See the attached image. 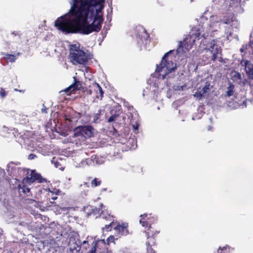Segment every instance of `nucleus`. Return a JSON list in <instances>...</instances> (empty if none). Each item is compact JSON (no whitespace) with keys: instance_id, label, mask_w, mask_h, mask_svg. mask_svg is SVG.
<instances>
[{"instance_id":"18","label":"nucleus","mask_w":253,"mask_h":253,"mask_svg":"<svg viewBox=\"0 0 253 253\" xmlns=\"http://www.w3.org/2000/svg\"><path fill=\"white\" fill-rule=\"evenodd\" d=\"M149 232H146V235L148 239H149L147 242V250L148 253H156V252L152 249L151 246L152 245V243H154V238L153 237H149Z\"/></svg>"},{"instance_id":"27","label":"nucleus","mask_w":253,"mask_h":253,"mask_svg":"<svg viewBox=\"0 0 253 253\" xmlns=\"http://www.w3.org/2000/svg\"><path fill=\"white\" fill-rule=\"evenodd\" d=\"M94 88L95 90L97 92V93H98V91L100 97H102L103 96V91L101 86L98 84H95L94 85Z\"/></svg>"},{"instance_id":"38","label":"nucleus","mask_w":253,"mask_h":253,"mask_svg":"<svg viewBox=\"0 0 253 253\" xmlns=\"http://www.w3.org/2000/svg\"><path fill=\"white\" fill-rule=\"evenodd\" d=\"M250 43L248 45V47H247V45L246 46H243L242 48H240V51L241 52H244L246 49H248L249 50V52H252V53H253V51L252 49V48L249 46Z\"/></svg>"},{"instance_id":"26","label":"nucleus","mask_w":253,"mask_h":253,"mask_svg":"<svg viewBox=\"0 0 253 253\" xmlns=\"http://www.w3.org/2000/svg\"><path fill=\"white\" fill-rule=\"evenodd\" d=\"M211 86V85L210 83L207 82L205 83L204 86L202 88H200L199 89H200L202 93L205 94L210 90Z\"/></svg>"},{"instance_id":"10","label":"nucleus","mask_w":253,"mask_h":253,"mask_svg":"<svg viewBox=\"0 0 253 253\" xmlns=\"http://www.w3.org/2000/svg\"><path fill=\"white\" fill-rule=\"evenodd\" d=\"M158 88L159 86L156 83L153 84H150L144 90L143 95H148L153 99H156L157 97Z\"/></svg>"},{"instance_id":"40","label":"nucleus","mask_w":253,"mask_h":253,"mask_svg":"<svg viewBox=\"0 0 253 253\" xmlns=\"http://www.w3.org/2000/svg\"><path fill=\"white\" fill-rule=\"evenodd\" d=\"M100 113H98L93 116V121L94 123H98L99 120Z\"/></svg>"},{"instance_id":"24","label":"nucleus","mask_w":253,"mask_h":253,"mask_svg":"<svg viewBox=\"0 0 253 253\" xmlns=\"http://www.w3.org/2000/svg\"><path fill=\"white\" fill-rule=\"evenodd\" d=\"M19 54L20 53L19 52L14 54H6L4 58L11 62H13Z\"/></svg>"},{"instance_id":"49","label":"nucleus","mask_w":253,"mask_h":253,"mask_svg":"<svg viewBox=\"0 0 253 253\" xmlns=\"http://www.w3.org/2000/svg\"><path fill=\"white\" fill-rule=\"evenodd\" d=\"M43 107L42 109V113H47V112H46V110H47L46 108L43 105Z\"/></svg>"},{"instance_id":"5","label":"nucleus","mask_w":253,"mask_h":253,"mask_svg":"<svg viewBox=\"0 0 253 253\" xmlns=\"http://www.w3.org/2000/svg\"><path fill=\"white\" fill-rule=\"evenodd\" d=\"M70 58L74 65L85 64L91 58L88 54L80 48L78 43L70 45Z\"/></svg>"},{"instance_id":"54","label":"nucleus","mask_w":253,"mask_h":253,"mask_svg":"<svg viewBox=\"0 0 253 253\" xmlns=\"http://www.w3.org/2000/svg\"><path fill=\"white\" fill-rule=\"evenodd\" d=\"M87 243H88V242L87 241H84L83 243V244L84 245V244H86Z\"/></svg>"},{"instance_id":"37","label":"nucleus","mask_w":253,"mask_h":253,"mask_svg":"<svg viewBox=\"0 0 253 253\" xmlns=\"http://www.w3.org/2000/svg\"><path fill=\"white\" fill-rule=\"evenodd\" d=\"M96 243L95 242H93L92 244V247L91 249L88 252V253H96Z\"/></svg>"},{"instance_id":"17","label":"nucleus","mask_w":253,"mask_h":253,"mask_svg":"<svg viewBox=\"0 0 253 253\" xmlns=\"http://www.w3.org/2000/svg\"><path fill=\"white\" fill-rule=\"evenodd\" d=\"M137 31L140 33V34L139 33H137V36L141 40H142V42H143V40L145 41L148 40L149 36L145 29L142 27H139L137 28Z\"/></svg>"},{"instance_id":"6","label":"nucleus","mask_w":253,"mask_h":253,"mask_svg":"<svg viewBox=\"0 0 253 253\" xmlns=\"http://www.w3.org/2000/svg\"><path fill=\"white\" fill-rule=\"evenodd\" d=\"M207 39L203 38L200 42V46L202 47V45H203V48L212 54L211 60L212 61H214L216 59H218L219 61L221 62L222 60L220 56L221 48L219 42L217 40H213L211 42L207 43Z\"/></svg>"},{"instance_id":"16","label":"nucleus","mask_w":253,"mask_h":253,"mask_svg":"<svg viewBox=\"0 0 253 253\" xmlns=\"http://www.w3.org/2000/svg\"><path fill=\"white\" fill-rule=\"evenodd\" d=\"M74 79L75 83L66 88L64 90L61 91V92H65L67 95H70L71 92L79 89L81 87V83L80 82L76 81L75 77Z\"/></svg>"},{"instance_id":"53","label":"nucleus","mask_w":253,"mask_h":253,"mask_svg":"<svg viewBox=\"0 0 253 253\" xmlns=\"http://www.w3.org/2000/svg\"><path fill=\"white\" fill-rule=\"evenodd\" d=\"M3 239V235H2V234L0 233V242H2Z\"/></svg>"},{"instance_id":"41","label":"nucleus","mask_w":253,"mask_h":253,"mask_svg":"<svg viewBox=\"0 0 253 253\" xmlns=\"http://www.w3.org/2000/svg\"><path fill=\"white\" fill-rule=\"evenodd\" d=\"M80 188H81V190H84V189H87L89 188V185L86 182H84V184H81L80 185Z\"/></svg>"},{"instance_id":"55","label":"nucleus","mask_w":253,"mask_h":253,"mask_svg":"<svg viewBox=\"0 0 253 253\" xmlns=\"http://www.w3.org/2000/svg\"><path fill=\"white\" fill-rule=\"evenodd\" d=\"M0 172H1V173L3 172V170L2 169H1L0 168Z\"/></svg>"},{"instance_id":"52","label":"nucleus","mask_w":253,"mask_h":253,"mask_svg":"<svg viewBox=\"0 0 253 253\" xmlns=\"http://www.w3.org/2000/svg\"><path fill=\"white\" fill-rule=\"evenodd\" d=\"M51 199L53 200H55L57 199L56 195H53V196L51 197Z\"/></svg>"},{"instance_id":"13","label":"nucleus","mask_w":253,"mask_h":253,"mask_svg":"<svg viewBox=\"0 0 253 253\" xmlns=\"http://www.w3.org/2000/svg\"><path fill=\"white\" fill-rule=\"evenodd\" d=\"M245 71L248 76V82L249 84H253V64L249 60L245 62Z\"/></svg>"},{"instance_id":"45","label":"nucleus","mask_w":253,"mask_h":253,"mask_svg":"<svg viewBox=\"0 0 253 253\" xmlns=\"http://www.w3.org/2000/svg\"><path fill=\"white\" fill-rule=\"evenodd\" d=\"M114 240V237L113 236H110L108 239L107 241L109 243L113 242Z\"/></svg>"},{"instance_id":"25","label":"nucleus","mask_w":253,"mask_h":253,"mask_svg":"<svg viewBox=\"0 0 253 253\" xmlns=\"http://www.w3.org/2000/svg\"><path fill=\"white\" fill-rule=\"evenodd\" d=\"M20 186V191L21 192H23L24 193L27 194V195H29L28 194L30 193V189L29 187H27L26 186L23 185V184H19Z\"/></svg>"},{"instance_id":"34","label":"nucleus","mask_w":253,"mask_h":253,"mask_svg":"<svg viewBox=\"0 0 253 253\" xmlns=\"http://www.w3.org/2000/svg\"><path fill=\"white\" fill-rule=\"evenodd\" d=\"M11 35L13 37H18L19 38H20L22 33L19 31H14L11 33Z\"/></svg>"},{"instance_id":"30","label":"nucleus","mask_w":253,"mask_h":253,"mask_svg":"<svg viewBox=\"0 0 253 253\" xmlns=\"http://www.w3.org/2000/svg\"><path fill=\"white\" fill-rule=\"evenodd\" d=\"M234 106L232 107L233 109H236L240 106H242V108L246 107V100H243L242 101V104H238L235 102V103H233Z\"/></svg>"},{"instance_id":"11","label":"nucleus","mask_w":253,"mask_h":253,"mask_svg":"<svg viewBox=\"0 0 253 253\" xmlns=\"http://www.w3.org/2000/svg\"><path fill=\"white\" fill-rule=\"evenodd\" d=\"M100 216L102 217V218L105 219L107 220L110 221V223L108 224H106L104 227L102 228V230L104 231L105 230L106 231H110L112 228H114V226H116V222H114V219L112 215H111L110 214L107 213V216L106 215L105 213L103 211H102L100 213Z\"/></svg>"},{"instance_id":"44","label":"nucleus","mask_w":253,"mask_h":253,"mask_svg":"<svg viewBox=\"0 0 253 253\" xmlns=\"http://www.w3.org/2000/svg\"><path fill=\"white\" fill-rule=\"evenodd\" d=\"M226 34L227 35L226 38L227 40H229V37L232 35V32L231 30L229 31L228 30L225 32Z\"/></svg>"},{"instance_id":"28","label":"nucleus","mask_w":253,"mask_h":253,"mask_svg":"<svg viewBox=\"0 0 253 253\" xmlns=\"http://www.w3.org/2000/svg\"><path fill=\"white\" fill-rule=\"evenodd\" d=\"M101 183V180L98 178H95L91 182V186L92 187H96L99 186Z\"/></svg>"},{"instance_id":"42","label":"nucleus","mask_w":253,"mask_h":253,"mask_svg":"<svg viewBox=\"0 0 253 253\" xmlns=\"http://www.w3.org/2000/svg\"><path fill=\"white\" fill-rule=\"evenodd\" d=\"M202 116V113L201 112V113L199 114L198 115H193L192 116V119L193 120H195L196 119H200L201 118Z\"/></svg>"},{"instance_id":"47","label":"nucleus","mask_w":253,"mask_h":253,"mask_svg":"<svg viewBox=\"0 0 253 253\" xmlns=\"http://www.w3.org/2000/svg\"><path fill=\"white\" fill-rule=\"evenodd\" d=\"M36 157V156L35 154H31L29 155V157H28V159H29V160H33V159H34Z\"/></svg>"},{"instance_id":"57","label":"nucleus","mask_w":253,"mask_h":253,"mask_svg":"<svg viewBox=\"0 0 253 253\" xmlns=\"http://www.w3.org/2000/svg\"><path fill=\"white\" fill-rule=\"evenodd\" d=\"M66 120H68V118H66ZM69 120L70 121V120L69 119Z\"/></svg>"},{"instance_id":"20","label":"nucleus","mask_w":253,"mask_h":253,"mask_svg":"<svg viewBox=\"0 0 253 253\" xmlns=\"http://www.w3.org/2000/svg\"><path fill=\"white\" fill-rule=\"evenodd\" d=\"M93 163L95 165H101L104 163V158L103 157L93 155Z\"/></svg>"},{"instance_id":"39","label":"nucleus","mask_w":253,"mask_h":253,"mask_svg":"<svg viewBox=\"0 0 253 253\" xmlns=\"http://www.w3.org/2000/svg\"><path fill=\"white\" fill-rule=\"evenodd\" d=\"M253 36V33H251V35H250L251 40H250V45H249V46L252 48V49L253 51V53H252V57H253V40L252 39Z\"/></svg>"},{"instance_id":"7","label":"nucleus","mask_w":253,"mask_h":253,"mask_svg":"<svg viewBox=\"0 0 253 253\" xmlns=\"http://www.w3.org/2000/svg\"><path fill=\"white\" fill-rule=\"evenodd\" d=\"M93 128L90 126H80L75 130L74 137L80 142H84L86 138L90 137L93 135Z\"/></svg>"},{"instance_id":"35","label":"nucleus","mask_w":253,"mask_h":253,"mask_svg":"<svg viewBox=\"0 0 253 253\" xmlns=\"http://www.w3.org/2000/svg\"><path fill=\"white\" fill-rule=\"evenodd\" d=\"M85 162L88 166L94 165L93 156H91L89 158L86 159Z\"/></svg>"},{"instance_id":"29","label":"nucleus","mask_w":253,"mask_h":253,"mask_svg":"<svg viewBox=\"0 0 253 253\" xmlns=\"http://www.w3.org/2000/svg\"><path fill=\"white\" fill-rule=\"evenodd\" d=\"M204 94L202 93L200 89H198V91L194 94V96L196 97L198 100H201L204 96Z\"/></svg>"},{"instance_id":"46","label":"nucleus","mask_w":253,"mask_h":253,"mask_svg":"<svg viewBox=\"0 0 253 253\" xmlns=\"http://www.w3.org/2000/svg\"><path fill=\"white\" fill-rule=\"evenodd\" d=\"M29 201H30L29 203L33 204L35 206L37 207L38 205V203L35 200L31 199Z\"/></svg>"},{"instance_id":"50","label":"nucleus","mask_w":253,"mask_h":253,"mask_svg":"<svg viewBox=\"0 0 253 253\" xmlns=\"http://www.w3.org/2000/svg\"><path fill=\"white\" fill-rule=\"evenodd\" d=\"M250 86H251V93L253 96V84H250Z\"/></svg>"},{"instance_id":"9","label":"nucleus","mask_w":253,"mask_h":253,"mask_svg":"<svg viewBox=\"0 0 253 253\" xmlns=\"http://www.w3.org/2000/svg\"><path fill=\"white\" fill-rule=\"evenodd\" d=\"M30 172V175L23 179L24 181L26 183L31 184L35 180H38L39 183H42L45 181V179L42 177L40 174L36 173L34 170H31Z\"/></svg>"},{"instance_id":"56","label":"nucleus","mask_w":253,"mask_h":253,"mask_svg":"<svg viewBox=\"0 0 253 253\" xmlns=\"http://www.w3.org/2000/svg\"><path fill=\"white\" fill-rule=\"evenodd\" d=\"M228 106L230 107H231V105H230V104H228Z\"/></svg>"},{"instance_id":"31","label":"nucleus","mask_w":253,"mask_h":253,"mask_svg":"<svg viewBox=\"0 0 253 253\" xmlns=\"http://www.w3.org/2000/svg\"><path fill=\"white\" fill-rule=\"evenodd\" d=\"M52 164H54L55 167L56 168H58L59 169L63 170V168H62L61 167H60V166L59 162H58V161L55 158H53L51 160Z\"/></svg>"},{"instance_id":"23","label":"nucleus","mask_w":253,"mask_h":253,"mask_svg":"<svg viewBox=\"0 0 253 253\" xmlns=\"http://www.w3.org/2000/svg\"><path fill=\"white\" fill-rule=\"evenodd\" d=\"M231 79L233 82H238L241 79V75L237 71H233L231 73Z\"/></svg>"},{"instance_id":"33","label":"nucleus","mask_w":253,"mask_h":253,"mask_svg":"<svg viewBox=\"0 0 253 253\" xmlns=\"http://www.w3.org/2000/svg\"><path fill=\"white\" fill-rule=\"evenodd\" d=\"M7 94V92L6 91H5V90L4 88L1 87L0 89V97L2 98H4Z\"/></svg>"},{"instance_id":"19","label":"nucleus","mask_w":253,"mask_h":253,"mask_svg":"<svg viewBox=\"0 0 253 253\" xmlns=\"http://www.w3.org/2000/svg\"><path fill=\"white\" fill-rule=\"evenodd\" d=\"M234 85L231 84H229V86L227 87L225 93L224 94V97H230L233 96L235 92Z\"/></svg>"},{"instance_id":"21","label":"nucleus","mask_w":253,"mask_h":253,"mask_svg":"<svg viewBox=\"0 0 253 253\" xmlns=\"http://www.w3.org/2000/svg\"><path fill=\"white\" fill-rule=\"evenodd\" d=\"M71 209L70 207H57L56 212L58 214H67Z\"/></svg>"},{"instance_id":"12","label":"nucleus","mask_w":253,"mask_h":253,"mask_svg":"<svg viewBox=\"0 0 253 253\" xmlns=\"http://www.w3.org/2000/svg\"><path fill=\"white\" fill-rule=\"evenodd\" d=\"M128 224L123 223L122 225L117 224L114 227L115 230L116 236L121 237L122 236H126L129 232L127 229Z\"/></svg>"},{"instance_id":"3","label":"nucleus","mask_w":253,"mask_h":253,"mask_svg":"<svg viewBox=\"0 0 253 253\" xmlns=\"http://www.w3.org/2000/svg\"><path fill=\"white\" fill-rule=\"evenodd\" d=\"M172 50L166 53L159 65H157L155 76H158V80H163L164 83L169 86L170 81L175 77V70L176 63L171 53Z\"/></svg>"},{"instance_id":"14","label":"nucleus","mask_w":253,"mask_h":253,"mask_svg":"<svg viewBox=\"0 0 253 253\" xmlns=\"http://www.w3.org/2000/svg\"><path fill=\"white\" fill-rule=\"evenodd\" d=\"M131 116L129 117L130 119V125L132 126L133 131L135 133L138 132V126H139V118L138 114L135 112H133V114L130 112Z\"/></svg>"},{"instance_id":"36","label":"nucleus","mask_w":253,"mask_h":253,"mask_svg":"<svg viewBox=\"0 0 253 253\" xmlns=\"http://www.w3.org/2000/svg\"><path fill=\"white\" fill-rule=\"evenodd\" d=\"M186 86L185 85H174L173 87V88L175 91H180L182 90L183 89V87H185Z\"/></svg>"},{"instance_id":"32","label":"nucleus","mask_w":253,"mask_h":253,"mask_svg":"<svg viewBox=\"0 0 253 253\" xmlns=\"http://www.w3.org/2000/svg\"><path fill=\"white\" fill-rule=\"evenodd\" d=\"M119 114H114L112 115L111 117H109V118L108 120V122L109 123L112 122L113 121H115L117 120V119L118 117H119Z\"/></svg>"},{"instance_id":"48","label":"nucleus","mask_w":253,"mask_h":253,"mask_svg":"<svg viewBox=\"0 0 253 253\" xmlns=\"http://www.w3.org/2000/svg\"><path fill=\"white\" fill-rule=\"evenodd\" d=\"M127 104H128V103H126V104H125V105L128 107V110L129 111H131L132 112H133V108L132 106H130L129 105H128Z\"/></svg>"},{"instance_id":"22","label":"nucleus","mask_w":253,"mask_h":253,"mask_svg":"<svg viewBox=\"0 0 253 253\" xmlns=\"http://www.w3.org/2000/svg\"><path fill=\"white\" fill-rule=\"evenodd\" d=\"M233 248L226 246L222 248L220 247L218 250V253H233Z\"/></svg>"},{"instance_id":"8","label":"nucleus","mask_w":253,"mask_h":253,"mask_svg":"<svg viewBox=\"0 0 253 253\" xmlns=\"http://www.w3.org/2000/svg\"><path fill=\"white\" fill-rule=\"evenodd\" d=\"M6 170L9 175L19 177L24 176L25 174H28L27 169L20 168L17 164L13 162L7 165Z\"/></svg>"},{"instance_id":"15","label":"nucleus","mask_w":253,"mask_h":253,"mask_svg":"<svg viewBox=\"0 0 253 253\" xmlns=\"http://www.w3.org/2000/svg\"><path fill=\"white\" fill-rule=\"evenodd\" d=\"M141 219L139 222L142 226L150 228V225L152 223L155 222L157 219L154 217H148L147 214H144L140 215Z\"/></svg>"},{"instance_id":"2","label":"nucleus","mask_w":253,"mask_h":253,"mask_svg":"<svg viewBox=\"0 0 253 253\" xmlns=\"http://www.w3.org/2000/svg\"><path fill=\"white\" fill-rule=\"evenodd\" d=\"M212 3L201 17V21H207L209 17V20L206 23H203L201 26L199 25L198 27L192 30L190 34L179 42L176 49L178 54H182L191 49L196 39L199 40L202 38L206 39L213 37L219 29L221 23L229 25L232 28H239V22L234 16V14L238 13H222L212 8Z\"/></svg>"},{"instance_id":"4","label":"nucleus","mask_w":253,"mask_h":253,"mask_svg":"<svg viewBox=\"0 0 253 253\" xmlns=\"http://www.w3.org/2000/svg\"><path fill=\"white\" fill-rule=\"evenodd\" d=\"M241 0H212V8L222 13H242Z\"/></svg>"},{"instance_id":"43","label":"nucleus","mask_w":253,"mask_h":253,"mask_svg":"<svg viewBox=\"0 0 253 253\" xmlns=\"http://www.w3.org/2000/svg\"><path fill=\"white\" fill-rule=\"evenodd\" d=\"M103 205L102 204H101L100 205L99 208L98 209H92L91 211H93V213L97 211H98V212H99L100 210L102 209L103 208Z\"/></svg>"},{"instance_id":"1","label":"nucleus","mask_w":253,"mask_h":253,"mask_svg":"<svg viewBox=\"0 0 253 253\" xmlns=\"http://www.w3.org/2000/svg\"><path fill=\"white\" fill-rule=\"evenodd\" d=\"M104 2L105 0H70L69 12L58 18L54 26L66 34L98 32L104 21Z\"/></svg>"},{"instance_id":"51","label":"nucleus","mask_w":253,"mask_h":253,"mask_svg":"<svg viewBox=\"0 0 253 253\" xmlns=\"http://www.w3.org/2000/svg\"><path fill=\"white\" fill-rule=\"evenodd\" d=\"M82 194L83 195L86 196L87 195V191H85L84 192L82 191Z\"/></svg>"}]
</instances>
